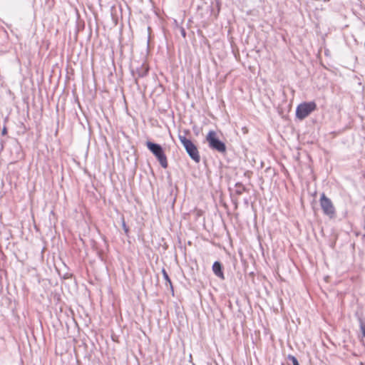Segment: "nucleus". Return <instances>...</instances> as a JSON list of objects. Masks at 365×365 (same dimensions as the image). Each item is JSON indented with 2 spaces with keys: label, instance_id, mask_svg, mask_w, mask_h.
Masks as SVG:
<instances>
[{
  "label": "nucleus",
  "instance_id": "obj_1",
  "mask_svg": "<svg viewBox=\"0 0 365 365\" xmlns=\"http://www.w3.org/2000/svg\"><path fill=\"white\" fill-rule=\"evenodd\" d=\"M205 140L208 144V147L210 150L217 152L220 154L225 155L227 153V146L225 142L221 140L217 136V133L210 130L206 137Z\"/></svg>",
  "mask_w": 365,
  "mask_h": 365
},
{
  "label": "nucleus",
  "instance_id": "obj_2",
  "mask_svg": "<svg viewBox=\"0 0 365 365\" xmlns=\"http://www.w3.org/2000/svg\"><path fill=\"white\" fill-rule=\"evenodd\" d=\"M145 145L147 148L159 162L161 167L165 169L167 168L168 167V159L162 145L150 140H147Z\"/></svg>",
  "mask_w": 365,
  "mask_h": 365
},
{
  "label": "nucleus",
  "instance_id": "obj_3",
  "mask_svg": "<svg viewBox=\"0 0 365 365\" xmlns=\"http://www.w3.org/2000/svg\"><path fill=\"white\" fill-rule=\"evenodd\" d=\"M178 138L189 157L195 163H200V155L197 145L185 135H179Z\"/></svg>",
  "mask_w": 365,
  "mask_h": 365
},
{
  "label": "nucleus",
  "instance_id": "obj_4",
  "mask_svg": "<svg viewBox=\"0 0 365 365\" xmlns=\"http://www.w3.org/2000/svg\"><path fill=\"white\" fill-rule=\"evenodd\" d=\"M317 108V106L314 101L303 102L296 108V117L299 120H304Z\"/></svg>",
  "mask_w": 365,
  "mask_h": 365
},
{
  "label": "nucleus",
  "instance_id": "obj_5",
  "mask_svg": "<svg viewBox=\"0 0 365 365\" xmlns=\"http://www.w3.org/2000/svg\"><path fill=\"white\" fill-rule=\"evenodd\" d=\"M319 203L325 215L328 216L330 219L335 217L336 210L333 202L324 192L320 196Z\"/></svg>",
  "mask_w": 365,
  "mask_h": 365
},
{
  "label": "nucleus",
  "instance_id": "obj_6",
  "mask_svg": "<svg viewBox=\"0 0 365 365\" xmlns=\"http://www.w3.org/2000/svg\"><path fill=\"white\" fill-rule=\"evenodd\" d=\"M150 68L145 63H141L135 68L130 69V73L134 78L135 83L138 85V78H144L148 75Z\"/></svg>",
  "mask_w": 365,
  "mask_h": 365
},
{
  "label": "nucleus",
  "instance_id": "obj_7",
  "mask_svg": "<svg viewBox=\"0 0 365 365\" xmlns=\"http://www.w3.org/2000/svg\"><path fill=\"white\" fill-rule=\"evenodd\" d=\"M212 270L214 274L221 280H224L225 279L224 274V267L221 262H214L212 266Z\"/></svg>",
  "mask_w": 365,
  "mask_h": 365
},
{
  "label": "nucleus",
  "instance_id": "obj_8",
  "mask_svg": "<svg viewBox=\"0 0 365 365\" xmlns=\"http://www.w3.org/2000/svg\"><path fill=\"white\" fill-rule=\"evenodd\" d=\"M162 274H163V277L164 279L165 280V284L169 285L173 294H174V289H173V286L171 279L165 268L162 269Z\"/></svg>",
  "mask_w": 365,
  "mask_h": 365
},
{
  "label": "nucleus",
  "instance_id": "obj_9",
  "mask_svg": "<svg viewBox=\"0 0 365 365\" xmlns=\"http://www.w3.org/2000/svg\"><path fill=\"white\" fill-rule=\"evenodd\" d=\"M236 190H235V194L237 195H241L244 192H247V187L240 182H237L235 185Z\"/></svg>",
  "mask_w": 365,
  "mask_h": 365
},
{
  "label": "nucleus",
  "instance_id": "obj_10",
  "mask_svg": "<svg viewBox=\"0 0 365 365\" xmlns=\"http://www.w3.org/2000/svg\"><path fill=\"white\" fill-rule=\"evenodd\" d=\"M287 359L292 363L293 365H299V361L297 359L291 354H289L287 356Z\"/></svg>",
  "mask_w": 365,
  "mask_h": 365
},
{
  "label": "nucleus",
  "instance_id": "obj_11",
  "mask_svg": "<svg viewBox=\"0 0 365 365\" xmlns=\"http://www.w3.org/2000/svg\"><path fill=\"white\" fill-rule=\"evenodd\" d=\"M122 227H123V230H124V232L125 234L128 236V233H129V228L126 225V223H125V219L124 217L122 218Z\"/></svg>",
  "mask_w": 365,
  "mask_h": 365
},
{
  "label": "nucleus",
  "instance_id": "obj_12",
  "mask_svg": "<svg viewBox=\"0 0 365 365\" xmlns=\"http://www.w3.org/2000/svg\"><path fill=\"white\" fill-rule=\"evenodd\" d=\"M360 329L361 331L363 336L365 337V324L361 319H359Z\"/></svg>",
  "mask_w": 365,
  "mask_h": 365
},
{
  "label": "nucleus",
  "instance_id": "obj_13",
  "mask_svg": "<svg viewBox=\"0 0 365 365\" xmlns=\"http://www.w3.org/2000/svg\"><path fill=\"white\" fill-rule=\"evenodd\" d=\"M180 34L183 38H185L186 36V31L185 29L183 27L180 28Z\"/></svg>",
  "mask_w": 365,
  "mask_h": 365
},
{
  "label": "nucleus",
  "instance_id": "obj_14",
  "mask_svg": "<svg viewBox=\"0 0 365 365\" xmlns=\"http://www.w3.org/2000/svg\"><path fill=\"white\" fill-rule=\"evenodd\" d=\"M8 131H7V128L6 127V125H4L2 128V130H1V135H6L7 134Z\"/></svg>",
  "mask_w": 365,
  "mask_h": 365
},
{
  "label": "nucleus",
  "instance_id": "obj_15",
  "mask_svg": "<svg viewBox=\"0 0 365 365\" xmlns=\"http://www.w3.org/2000/svg\"><path fill=\"white\" fill-rule=\"evenodd\" d=\"M233 204L235 205V209L237 208V205H238V202H237V200H232Z\"/></svg>",
  "mask_w": 365,
  "mask_h": 365
},
{
  "label": "nucleus",
  "instance_id": "obj_16",
  "mask_svg": "<svg viewBox=\"0 0 365 365\" xmlns=\"http://www.w3.org/2000/svg\"><path fill=\"white\" fill-rule=\"evenodd\" d=\"M4 149V141L1 142V150Z\"/></svg>",
  "mask_w": 365,
  "mask_h": 365
},
{
  "label": "nucleus",
  "instance_id": "obj_17",
  "mask_svg": "<svg viewBox=\"0 0 365 365\" xmlns=\"http://www.w3.org/2000/svg\"><path fill=\"white\" fill-rule=\"evenodd\" d=\"M16 148L17 150H20V149H21V147L19 145V144H18V143L16 145Z\"/></svg>",
  "mask_w": 365,
  "mask_h": 365
},
{
  "label": "nucleus",
  "instance_id": "obj_18",
  "mask_svg": "<svg viewBox=\"0 0 365 365\" xmlns=\"http://www.w3.org/2000/svg\"><path fill=\"white\" fill-rule=\"evenodd\" d=\"M245 204H248V200L247 199H245Z\"/></svg>",
  "mask_w": 365,
  "mask_h": 365
},
{
  "label": "nucleus",
  "instance_id": "obj_19",
  "mask_svg": "<svg viewBox=\"0 0 365 365\" xmlns=\"http://www.w3.org/2000/svg\"><path fill=\"white\" fill-rule=\"evenodd\" d=\"M185 361H183L182 363L180 364V365H187V364H185Z\"/></svg>",
  "mask_w": 365,
  "mask_h": 365
}]
</instances>
